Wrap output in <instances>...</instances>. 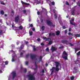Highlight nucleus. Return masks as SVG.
I'll list each match as a JSON object with an SVG mask.
<instances>
[{
	"instance_id": "nucleus-60",
	"label": "nucleus",
	"mask_w": 80,
	"mask_h": 80,
	"mask_svg": "<svg viewBox=\"0 0 80 80\" xmlns=\"http://www.w3.org/2000/svg\"><path fill=\"white\" fill-rule=\"evenodd\" d=\"M2 73V70H0V73Z\"/></svg>"
},
{
	"instance_id": "nucleus-12",
	"label": "nucleus",
	"mask_w": 80,
	"mask_h": 80,
	"mask_svg": "<svg viewBox=\"0 0 80 80\" xmlns=\"http://www.w3.org/2000/svg\"><path fill=\"white\" fill-rule=\"evenodd\" d=\"M64 56H68V54H67V53L65 51H64L63 52L62 57H63Z\"/></svg>"
},
{
	"instance_id": "nucleus-61",
	"label": "nucleus",
	"mask_w": 80,
	"mask_h": 80,
	"mask_svg": "<svg viewBox=\"0 0 80 80\" xmlns=\"http://www.w3.org/2000/svg\"><path fill=\"white\" fill-rule=\"evenodd\" d=\"M28 42H26V44H28Z\"/></svg>"
},
{
	"instance_id": "nucleus-35",
	"label": "nucleus",
	"mask_w": 80,
	"mask_h": 80,
	"mask_svg": "<svg viewBox=\"0 0 80 80\" xmlns=\"http://www.w3.org/2000/svg\"><path fill=\"white\" fill-rule=\"evenodd\" d=\"M68 44H69V45H71V46H73V45L72 44V43H71L68 42Z\"/></svg>"
},
{
	"instance_id": "nucleus-32",
	"label": "nucleus",
	"mask_w": 80,
	"mask_h": 80,
	"mask_svg": "<svg viewBox=\"0 0 80 80\" xmlns=\"http://www.w3.org/2000/svg\"><path fill=\"white\" fill-rule=\"evenodd\" d=\"M52 43V41H50L48 43L49 45H51Z\"/></svg>"
},
{
	"instance_id": "nucleus-5",
	"label": "nucleus",
	"mask_w": 80,
	"mask_h": 80,
	"mask_svg": "<svg viewBox=\"0 0 80 80\" xmlns=\"http://www.w3.org/2000/svg\"><path fill=\"white\" fill-rule=\"evenodd\" d=\"M57 50V48H56V47H55L52 46L51 47V50L52 51V52H53L56 51Z\"/></svg>"
},
{
	"instance_id": "nucleus-58",
	"label": "nucleus",
	"mask_w": 80,
	"mask_h": 80,
	"mask_svg": "<svg viewBox=\"0 0 80 80\" xmlns=\"http://www.w3.org/2000/svg\"><path fill=\"white\" fill-rule=\"evenodd\" d=\"M28 62H26V65H28Z\"/></svg>"
},
{
	"instance_id": "nucleus-19",
	"label": "nucleus",
	"mask_w": 80,
	"mask_h": 80,
	"mask_svg": "<svg viewBox=\"0 0 80 80\" xmlns=\"http://www.w3.org/2000/svg\"><path fill=\"white\" fill-rule=\"evenodd\" d=\"M74 36H75V37H80V35L78 34H75Z\"/></svg>"
},
{
	"instance_id": "nucleus-53",
	"label": "nucleus",
	"mask_w": 80,
	"mask_h": 80,
	"mask_svg": "<svg viewBox=\"0 0 80 80\" xmlns=\"http://www.w3.org/2000/svg\"><path fill=\"white\" fill-rule=\"evenodd\" d=\"M41 23H43V19H41Z\"/></svg>"
},
{
	"instance_id": "nucleus-40",
	"label": "nucleus",
	"mask_w": 80,
	"mask_h": 80,
	"mask_svg": "<svg viewBox=\"0 0 80 80\" xmlns=\"http://www.w3.org/2000/svg\"><path fill=\"white\" fill-rule=\"evenodd\" d=\"M41 45H42V46H44L45 45V44L43 43H41Z\"/></svg>"
},
{
	"instance_id": "nucleus-7",
	"label": "nucleus",
	"mask_w": 80,
	"mask_h": 80,
	"mask_svg": "<svg viewBox=\"0 0 80 80\" xmlns=\"http://www.w3.org/2000/svg\"><path fill=\"white\" fill-rule=\"evenodd\" d=\"M30 56L32 59H35V58H36V57H37V55H32V54H30Z\"/></svg>"
},
{
	"instance_id": "nucleus-33",
	"label": "nucleus",
	"mask_w": 80,
	"mask_h": 80,
	"mask_svg": "<svg viewBox=\"0 0 80 80\" xmlns=\"http://www.w3.org/2000/svg\"><path fill=\"white\" fill-rule=\"evenodd\" d=\"M3 31L2 30H0V35H1L2 34V32Z\"/></svg>"
},
{
	"instance_id": "nucleus-25",
	"label": "nucleus",
	"mask_w": 80,
	"mask_h": 80,
	"mask_svg": "<svg viewBox=\"0 0 80 80\" xmlns=\"http://www.w3.org/2000/svg\"><path fill=\"white\" fill-rule=\"evenodd\" d=\"M68 35H72V36H73V33H71V32H69Z\"/></svg>"
},
{
	"instance_id": "nucleus-56",
	"label": "nucleus",
	"mask_w": 80,
	"mask_h": 80,
	"mask_svg": "<svg viewBox=\"0 0 80 80\" xmlns=\"http://www.w3.org/2000/svg\"><path fill=\"white\" fill-rule=\"evenodd\" d=\"M23 53L22 52H21L20 53L21 56H22V55H23Z\"/></svg>"
},
{
	"instance_id": "nucleus-15",
	"label": "nucleus",
	"mask_w": 80,
	"mask_h": 80,
	"mask_svg": "<svg viewBox=\"0 0 80 80\" xmlns=\"http://www.w3.org/2000/svg\"><path fill=\"white\" fill-rule=\"evenodd\" d=\"M32 47L33 48V51H36L37 49L36 48H35V46L33 45V46H32Z\"/></svg>"
},
{
	"instance_id": "nucleus-51",
	"label": "nucleus",
	"mask_w": 80,
	"mask_h": 80,
	"mask_svg": "<svg viewBox=\"0 0 80 80\" xmlns=\"http://www.w3.org/2000/svg\"><path fill=\"white\" fill-rule=\"evenodd\" d=\"M62 28L63 29H65V28H66V27L65 26H63L62 27Z\"/></svg>"
},
{
	"instance_id": "nucleus-63",
	"label": "nucleus",
	"mask_w": 80,
	"mask_h": 80,
	"mask_svg": "<svg viewBox=\"0 0 80 80\" xmlns=\"http://www.w3.org/2000/svg\"><path fill=\"white\" fill-rule=\"evenodd\" d=\"M4 16L5 17H7V14H5Z\"/></svg>"
},
{
	"instance_id": "nucleus-42",
	"label": "nucleus",
	"mask_w": 80,
	"mask_h": 80,
	"mask_svg": "<svg viewBox=\"0 0 80 80\" xmlns=\"http://www.w3.org/2000/svg\"><path fill=\"white\" fill-rule=\"evenodd\" d=\"M23 12L24 13H26V12H27V11L25 10H24L23 11Z\"/></svg>"
},
{
	"instance_id": "nucleus-45",
	"label": "nucleus",
	"mask_w": 80,
	"mask_h": 80,
	"mask_svg": "<svg viewBox=\"0 0 80 80\" xmlns=\"http://www.w3.org/2000/svg\"><path fill=\"white\" fill-rule=\"evenodd\" d=\"M67 30H66L65 31V34H67Z\"/></svg>"
},
{
	"instance_id": "nucleus-48",
	"label": "nucleus",
	"mask_w": 80,
	"mask_h": 80,
	"mask_svg": "<svg viewBox=\"0 0 80 80\" xmlns=\"http://www.w3.org/2000/svg\"><path fill=\"white\" fill-rule=\"evenodd\" d=\"M52 36H53V37H55V33H53V32L52 33Z\"/></svg>"
},
{
	"instance_id": "nucleus-39",
	"label": "nucleus",
	"mask_w": 80,
	"mask_h": 80,
	"mask_svg": "<svg viewBox=\"0 0 80 80\" xmlns=\"http://www.w3.org/2000/svg\"><path fill=\"white\" fill-rule=\"evenodd\" d=\"M46 50L47 52L49 51V48H47Z\"/></svg>"
},
{
	"instance_id": "nucleus-24",
	"label": "nucleus",
	"mask_w": 80,
	"mask_h": 80,
	"mask_svg": "<svg viewBox=\"0 0 80 80\" xmlns=\"http://www.w3.org/2000/svg\"><path fill=\"white\" fill-rule=\"evenodd\" d=\"M28 57H29V54H28L26 55L25 56L26 58H28Z\"/></svg>"
},
{
	"instance_id": "nucleus-34",
	"label": "nucleus",
	"mask_w": 80,
	"mask_h": 80,
	"mask_svg": "<svg viewBox=\"0 0 80 80\" xmlns=\"http://www.w3.org/2000/svg\"><path fill=\"white\" fill-rule=\"evenodd\" d=\"M63 48V46H62L59 47V49H62V48Z\"/></svg>"
},
{
	"instance_id": "nucleus-3",
	"label": "nucleus",
	"mask_w": 80,
	"mask_h": 80,
	"mask_svg": "<svg viewBox=\"0 0 80 80\" xmlns=\"http://www.w3.org/2000/svg\"><path fill=\"white\" fill-rule=\"evenodd\" d=\"M47 24L49 25V27L52 26V27H55V25H53V23L50 21H47Z\"/></svg>"
},
{
	"instance_id": "nucleus-26",
	"label": "nucleus",
	"mask_w": 80,
	"mask_h": 80,
	"mask_svg": "<svg viewBox=\"0 0 80 80\" xmlns=\"http://www.w3.org/2000/svg\"><path fill=\"white\" fill-rule=\"evenodd\" d=\"M24 73H27V69L24 68Z\"/></svg>"
},
{
	"instance_id": "nucleus-49",
	"label": "nucleus",
	"mask_w": 80,
	"mask_h": 80,
	"mask_svg": "<svg viewBox=\"0 0 80 80\" xmlns=\"http://www.w3.org/2000/svg\"><path fill=\"white\" fill-rule=\"evenodd\" d=\"M12 62H15V60H14V58H13L12 59Z\"/></svg>"
},
{
	"instance_id": "nucleus-20",
	"label": "nucleus",
	"mask_w": 80,
	"mask_h": 80,
	"mask_svg": "<svg viewBox=\"0 0 80 80\" xmlns=\"http://www.w3.org/2000/svg\"><path fill=\"white\" fill-rule=\"evenodd\" d=\"M75 52H77V51H78V50H79V48H75Z\"/></svg>"
},
{
	"instance_id": "nucleus-27",
	"label": "nucleus",
	"mask_w": 80,
	"mask_h": 80,
	"mask_svg": "<svg viewBox=\"0 0 80 80\" xmlns=\"http://www.w3.org/2000/svg\"><path fill=\"white\" fill-rule=\"evenodd\" d=\"M80 51L77 53V56H80Z\"/></svg>"
},
{
	"instance_id": "nucleus-13",
	"label": "nucleus",
	"mask_w": 80,
	"mask_h": 80,
	"mask_svg": "<svg viewBox=\"0 0 80 80\" xmlns=\"http://www.w3.org/2000/svg\"><path fill=\"white\" fill-rule=\"evenodd\" d=\"M35 66L36 67L35 68H34V70L35 71V70H37V62H35Z\"/></svg>"
},
{
	"instance_id": "nucleus-46",
	"label": "nucleus",
	"mask_w": 80,
	"mask_h": 80,
	"mask_svg": "<svg viewBox=\"0 0 80 80\" xmlns=\"http://www.w3.org/2000/svg\"><path fill=\"white\" fill-rule=\"evenodd\" d=\"M40 14V12L39 11H38L37 12V14L38 15H39Z\"/></svg>"
},
{
	"instance_id": "nucleus-55",
	"label": "nucleus",
	"mask_w": 80,
	"mask_h": 80,
	"mask_svg": "<svg viewBox=\"0 0 80 80\" xmlns=\"http://www.w3.org/2000/svg\"><path fill=\"white\" fill-rule=\"evenodd\" d=\"M43 39H44V40H45V39H47V37H43Z\"/></svg>"
},
{
	"instance_id": "nucleus-59",
	"label": "nucleus",
	"mask_w": 80,
	"mask_h": 80,
	"mask_svg": "<svg viewBox=\"0 0 80 80\" xmlns=\"http://www.w3.org/2000/svg\"><path fill=\"white\" fill-rule=\"evenodd\" d=\"M66 4L68 5H69V3H68V2H66Z\"/></svg>"
},
{
	"instance_id": "nucleus-38",
	"label": "nucleus",
	"mask_w": 80,
	"mask_h": 80,
	"mask_svg": "<svg viewBox=\"0 0 80 80\" xmlns=\"http://www.w3.org/2000/svg\"><path fill=\"white\" fill-rule=\"evenodd\" d=\"M37 40L38 42H40V38H38L37 39Z\"/></svg>"
},
{
	"instance_id": "nucleus-50",
	"label": "nucleus",
	"mask_w": 80,
	"mask_h": 80,
	"mask_svg": "<svg viewBox=\"0 0 80 80\" xmlns=\"http://www.w3.org/2000/svg\"><path fill=\"white\" fill-rule=\"evenodd\" d=\"M52 36V33H50L49 34V36L51 37Z\"/></svg>"
},
{
	"instance_id": "nucleus-29",
	"label": "nucleus",
	"mask_w": 80,
	"mask_h": 80,
	"mask_svg": "<svg viewBox=\"0 0 80 80\" xmlns=\"http://www.w3.org/2000/svg\"><path fill=\"white\" fill-rule=\"evenodd\" d=\"M1 13L2 15H3L4 14V12L2 11H1Z\"/></svg>"
},
{
	"instance_id": "nucleus-1",
	"label": "nucleus",
	"mask_w": 80,
	"mask_h": 80,
	"mask_svg": "<svg viewBox=\"0 0 80 80\" xmlns=\"http://www.w3.org/2000/svg\"><path fill=\"white\" fill-rule=\"evenodd\" d=\"M55 63L56 64L55 65L56 66V68L55 67H52V69H51V70H55L56 72H58L60 70V68H58L59 65H60V63L57 62H55Z\"/></svg>"
},
{
	"instance_id": "nucleus-17",
	"label": "nucleus",
	"mask_w": 80,
	"mask_h": 80,
	"mask_svg": "<svg viewBox=\"0 0 80 80\" xmlns=\"http://www.w3.org/2000/svg\"><path fill=\"white\" fill-rule=\"evenodd\" d=\"M41 29L42 31H44V30H45V26H42Z\"/></svg>"
},
{
	"instance_id": "nucleus-6",
	"label": "nucleus",
	"mask_w": 80,
	"mask_h": 80,
	"mask_svg": "<svg viewBox=\"0 0 80 80\" xmlns=\"http://www.w3.org/2000/svg\"><path fill=\"white\" fill-rule=\"evenodd\" d=\"M62 43H63V44H65L66 43V45H67L68 44V41H67L66 40H62L61 41Z\"/></svg>"
},
{
	"instance_id": "nucleus-41",
	"label": "nucleus",
	"mask_w": 80,
	"mask_h": 80,
	"mask_svg": "<svg viewBox=\"0 0 80 80\" xmlns=\"http://www.w3.org/2000/svg\"><path fill=\"white\" fill-rule=\"evenodd\" d=\"M41 3V2H40V1H38L37 2V3L38 4H39V3Z\"/></svg>"
},
{
	"instance_id": "nucleus-64",
	"label": "nucleus",
	"mask_w": 80,
	"mask_h": 80,
	"mask_svg": "<svg viewBox=\"0 0 80 80\" xmlns=\"http://www.w3.org/2000/svg\"><path fill=\"white\" fill-rule=\"evenodd\" d=\"M32 31H35V29L34 28H32Z\"/></svg>"
},
{
	"instance_id": "nucleus-28",
	"label": "nucleus",
	"mask_w": 80,
	"mask_h": 80,
	"mask_svg": "<svg viewBox=\"0 0 80 80\" xmlns=\"http://www.w3.org/2000/svg\"><path fill=\"white\" fill-rule=\"evenodd\" d=\"M54 16L55 17V18L57 19V14H55Z\"/></svg>"
},
{
	"instance_id": "nucleus-30",
	"label": "nucleus",
	"mask_w": 80,
	"mask_h": 80,
	"mask_svg": "<svg viewBox=\"0 0 80 80\" xmlns=\"http://www.w3.org/2000/svg\"><path fill=\"white\" fill-rule=\"evenodd\" d=\"M74 78H75V77H73V76H72L70 78L71 80H73V79H74Z\"/></svg>"
},
{
	"instance_id": "nucleus-44",
	"label": "nucleus",
	"mask_w": 80,
	"mask_h": 80,
	"mask_svg": "<svg viewBox=\"0 0 80 80\" xmlns=\"http://www.w3.org/2000/svg\"><path fill=\"white\" fill-rule=\"evenodd\" d=\"M12 27L14 28V29L15 28V30H16V28H14L15 27H14V25L13 24H12Z\"/></svg>"
},
{
	"instance_id": "nucleus-21",
	"label": "nucleus",
	"mask_w": 80,
	"mask_h": 80,
	"mask_svg": "<svg viewBox=\"0 0 80 80\" xmlns=\"http://www.w3.org/2000/svg\"><path fill=\"white\" fill-rule=\"evenodd\" d=\"M70 22L71 25H75V24L73 23V22L71 20H70Z\"/></svg>"
},
{
	"instance_id": "nucleus-54",
	"label": "nucleus",
	"mask_w": 80,
	"mask_h": 80,
	"mask_svg": "<svg viewBox=\"0 0 80 80\" xmlns=\"http://www.w3.org/2000/svg\"><path fill=\"white\" fill-rule=\"evenodd\" d=\"M30 27H33V24H31L30 25Z\"/></svg>"
},
{
	"instance_id": "nucleus-31",
	"label": "nucleus",
	"mask_w": 80,
	"mask_h": 80,
	"mask_svg": "<svg viewBox=\"0 0 80 80\" xmlns=\"http://www.w3.org/2000/svg\"><path fill=\"white\" fill-rule=\"evenodd\" d=\"M74 63L75 64H78V61L76 60L74 61Z\"/></svg>"
},
{
	"instance_id": "nucleus-22",
	"label": "nucleus",
	"mask_w": 80,
	"mask_h": 80,
	"mask_svg": "<svg viewBox=\"0 0 80 80\" xmlns=\"http://www.w3.org/2000/svg\"><path fill=\"white\" fill-rule=\"evenodd\" d=\"M29 33L30 36H32L33 34V32H32V31H30V32H29Z\"/></svg>"
},
{
	"instance_id": "nucleus-9",
	"label": "nucleus",
	"mask_w": 80,
	"mask_h": 80,
	"mask_svg": "<svg viewBox=\"0 0 80 80\" xmlns=\"http://www.w3.org/2000/svg\"><path fill=\"white\" fill-rule=\"evenodd\" d=\"M14 28H16V30H17V28H19V30H22V29H23V27L22 25H21L19 26V27H14Z\"/></svg>"
},
{
	"instance_id": "nucleus-11",
	"label": "nucleus",
	"mask_w": 80,
	"mask_h": 80,
	"mask_svg": "<svg viewBox=\"0 0 80 80\" xmlns=\"http://www.w3.org/2000/svg\"><path fill=\"white\" fill-rule=\"evenodd\" d=\"M21 3H22V5H28V6L30 5V4H29L28 3L22 1H21Z\"/></svg>"
},
{
	"instance_id": "nucleus-62",
	"label": "nucleus",
	"mask_w": 80,
	"mask_h": 80,
	"mask_svg": "<svg viewBox=\"0 0 80 80\" xmlns=\"http://www.w3.org/2000/svg\"><path fill=\"white\" fill-rule=\"evenodd\" d=\"M71 28H69V32H70V31H71Z\"/></svg>"
},
{
	"instance_id": "nucleus-14",
	"label": "nucleus",
	"mask_w": 80,
	"mask_h": 80,
	"mask_svg": "<svg viewBox=\"0 0 80 80\" xmlns=\"http://www.w3.org/2000/svg\"><path fill=\"white\" fill-rule=\"evenodd\" d=\"M60 31H58L56 32V35H60Z\"/></svg>"
},
{
	"instance_id": "nucleus-57",
	"label": "nucleus",
	"mask_w": 80,
	"mask_h": 80,
	"mask_svg": "<svg viewBox=\"0 0 80 80\" xmlns=\"http://www.w3.org/2000/svg\"><path fill=\"white\" fill-rule=\"evenodd\" d=\"M1 4H2V5H5V4L4 3L2 2H1Z\"/></svg>"
},
{
	"instance_id": "nucleus-18",
	"label": "nucleus",
	"mask_w": 80,
	"mask_h": 80,
	"mask_svg": "<svg viewBox=\"0 0 80 80\" xmlns=\"http://www.w3.org/2000/svg\"><path fill=\"white\" fill-rule=\"evenodd\" d=\"M71 13L72 15H75V10L71 12Z\"/></svg>"
},
{
	"instance_id": "nucleus-2",
	"label": "nucleus",
	"mask_w": 80,
	"mask_h": 80,
	"mask_svg": "<svg viewBox=\"0 0 80 80\" xmlns=\"http://www.w3.org/2000/svg\"><path fill=\"white\" fill-rule=\"evenodd\" d=\"M28 77L29 80H35V78H34V76H33V75H32L31 74H29L28 75Z\"/></svg>"
},
{
	"instance_id": "nucleus-36",
	"label": "nucleus",
	"mask_w": 80,
	"mask_h": 80,
	"mask_svg": "<svg viewBox=\"0 0 80 80\" xmlns=\"http://www.w3.org/2000/svg\"><path fill=\"white\" fill-rule=\"evenodd\" d=\"M52 5H55V2H52Z\"/></svg>"
},
{
	"instance_id": "nucleus-43",
	"label": "nucleus",
	"mask_w": 80,
	"mask_h": 80,
	"mask_svg": "<svg viewBox=\"0 0 80 80\" xmlns=\"http://www.w3.org/2000/svg\"><path fill=\"white\" fill-rule=\"evenodd\" d=\"M42 73H45V70H44V69H42Z\"/></svg>"
},
{
	"instance_id": "nucleus-52",
	"label": "nucleus",
	"mask_w": 80,
	"mask_h": 80,
	"mask_svg": "<svg viewBox=\"0 0 80 80\" xmlns=\"http://www.w3.org/2000/svg\"><path fill=\"white\" fill-rule=\"evenodd\" d=\"M5 64L6 65H7L8 64V62H7V61L5 62Z\"/></svg>"
},
{
	"instance_id": "nucleus-37",
	"label": "nucleus",
	"mask_w": 80,
	"mask_h": 80,
	"mask_svg": "<svg viewBox=\"0 0 80 80\" xmlns=\"http://www.w3.org/2000/svg\"><path fill=\"white\" fill-rule=\"evenodd\" d=\"M42 56H41L39 58V59L42 60Z\"/></svg>"
},
{
	"instance_id": "nucleus-47",
	"label": "nucleus",
	"mask_w": 80,
	"mask_h": 80,
	"mask_svg": "<svg viewBox=\"0 0 80 80\" xmlns=\"http://www.w3.org/2000/svg\"><path fill=\"white\" fill-rule=\"evenodd\" d=\"M49 39H50V38H46V41H48V40H49Z\"/></svg>"
},
{
	"instance_id": "nucleus-8",
	"label": "nucleus",
	"mask_w": 80,
	"mask_h": 80,
	"mask_svg": "<svg viewBox=\"0 0 80 80\" xmlns=\"http://www.w3.org/2000/svg\"><path fill=\"white\" fill-rule=\"evenodd\" d=\"M17 75V73L15 72H12V78L14 79L15 78L16 76V75Z\"/></svg>"
},
{
	"instance_id": "nucleus-10",
	"label": "nucleus",
	"mask_w": 80,
	"mask_h": 80,
	"mask_svg": "<svg viewBox=\"0 0 80 80\" xmlns=\"http://www.w3.org/2000/svg\"><path fill=\"white\" fill-rule=\"evenodd\" d=\"M44 11H45V12H46V15H47V13L48 12L47 11V9H46L44 8H42V11L41 12V13H42V12H44Z\"/></svg>"
},
{
	"instance_id": "nucleus-23",
	"label": "nucleus",
	"mask_w": 80,
	"mask_h": 80,
	"mask_svg": "<svg viewBox=\"0 0 80 80\" xmlns=\"http://www.w3.org/2000/svg\"><path fill=\"white\" fill-rule=\"evenodd\" d=\"M23 47H24V45L23 44H22L21 45V49H23Z\"/></svg>"
},
{
	"instance_id": "nucleus-4",
	"label": "nucleus",
	"mask_w": 80,
	"mask_h": 80,
	"mask_svg": "<svg viewBox=\"0 0 80 80\" xmlns=\"http://www.w3.org/2000/svg\"><path fill=\"white\" fill-rule=\"evenodd\" d=\"M19 16L18 15L17 16H16L14 19L15 21L14 22L16 23L17 22H18L19 21Z\"/></svg>"
},
{
	"instance_id": "nucleus-16",
	"label": "nucleus",
	"mask_w": 80,
	"mask_h": 80,
	"mask_svg": "<svg viewBox=\"0 0 80 80\" xmlns=\"http://www.w3.org/2000/svg\"><path fill=\"white\" fill-rule=\"evenodd\" d=\"M63 58L65 59V60H68V58H67V56H62Z\"/></svg>"
}]
</instances>
